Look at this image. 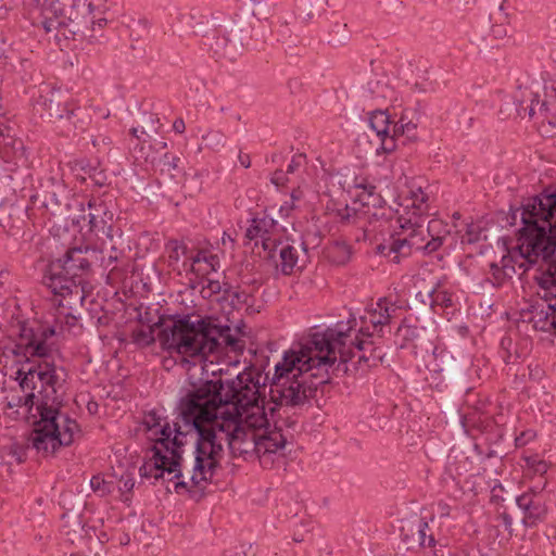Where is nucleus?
<instances>
[{
	"label": "nucleus",
	"instance_id": "obj_17",
	"mask_svg": "<svg viewBox=\"0 0 556 556\" xmlns=\"http://www.w3.org/2000/svg\"><path fill=\"white\" fill-rule=\"evenodd\" d=\"M546 482L543 483L540 490L531 488L516 498V503L523 514L521 522L526 527H535L546 517L547 508L544 495L541 492Z\"/></svg>",
	"mask_w": 556,
	"mask_h": 556
},
{
	"label": "nucleus",
	"instance_id": "obj_13",
	"mask_svg": "<svg viewBox=\"0 0 556 556\" xmlns=\"http://www.w3.org/2000/svg\"><path fill=\"white\" fill-rule=\"evenodd\" d=\"M206 46H208L212 56L216 61L233 62L242 54L243 42L240 30L237 26L218 28L213 37H207Z\"/></svg>",
	"mask_w": 556,
	"mask_h": 556
},
{
	"label": "nucleus",
	"instance_id": "obj_64",
	"mask_svg": "<svg viewBox=\"0 0 556 556\" xmlns=\"http://www.w3.org/2000/svg\"><path fill=\"white\" fill-rule=\"evenodd\" d=\"M298 193H300V191H293L292 192V194H291L292 200H299L300 199V194H298Z\"/></svg>",
	"mask_w": 556,
	"mask_h": 556
},
{
	"label": "nucleus",
	"instance_id": "obj_33",
	"mask_svg": "<svg viewBox=\"0 0 556 556\" xmlns=\"http://www.w3.org/2000/svg\"><path fill=\"white\" fill-rule=\"evenodd\" d=\"M422 295L429 300L430 306L440 305L442 307H450L453 305L452 294L446 290L435 289L432 287L426 292H417V298Z\"/></svg>",
	"mask_w": 556,
	"mask_h": 556
},
{
	"label": "nucleus",
	"instance_id": "obj_12",
	"mask_svg": "<svg viewBox=\"0 0 556 556\" xmlns=\"http://www.w3.org/2000/svg\"><path fill=\"white\" fill-rule=\"evenodd\" d=\"M59 265L52 267V278H42V283L52 292L53 302L61 309L78 311L86 299V280L56 279Z\"/></svg>",
	"mask_w": 556,
	"mask_h": 556
},
{
	"label": "nucleus",
	"instance_id": "obj_28",
	"mask_svg": "<svg viewBox=\"0 0 556 556\" xmlns=\"http://www.w3.org/2000/svg\"><path fill=\"white\" fill-rule=\"evenodd\" d=\"M422 332H425L422 327L410 325L407 319H404L395 331V338L400 348L404 349L409 344L416 345Z\"/></svg>",
	"mask_w": 556,
	"mask_h": 556
},
{
	"label": "nucleus",
	"instance_id": "obj_9",
	"mask_svg": "<svg viewBox=\"0 0 556 556\" xmlns=\"http://www.w3.org/2000/svg\"><path fill=\"white\" fill-rule=\"evenodd\" d=\"M34 110L41 118L62 127V132L66 137L84 132L91 121L76 98L51 85L41 86Z\"/></svg>",
	"mask_w": 556,
	"mask_h": 556
},
{
	"label": "nucleus",
	"instance_id": "obj_8",
	"mask_svg": "<svg viewBox=\"0 0 556 556\" xmlns=\"http://www.w3.org/2000/svg\"><path fill=\"white\" fill-rule=\"evenodd\" d=\"M143 426L146 427L149 439L155 442L152 447V456L144 460L139 468L141 478L155 481L164 478L165 473H174L173 477L182 475L179 466V447L182 445V433L179 428L172 429L169 422L157 410L151 409L144 414Z\"/></svg>",
	"mask_w": 556,
	"mask_h": 556
},
{
	"label": "nucleus",
	"instance_id": "obj_60",
	"mask_svg": "<svg viewBox=\"0 0 556 556\" xmlns=\"http://www.w3.org/2000/svg\"><path fill=\"white\" fill-rule=\"evenodd\" d=\"M49 0H24V3L28 7H42L48 3Z\"/></svg>",
	"mask_w": 556,
	"mask_h": 556
},
{
	"label": "nucleus",
	"instance_id": "obj_23",
	"mask_svg": "<svg viewBox=\"0 0 556 556\" xmlns=\"http://www.w3.org/2000/svg\"><path fill=\"white\" fill-rule=\"evenodd\" d=\"M429 185L426 181L412 179L408 182V200L410 204L406 206L410 214L427 216L429 215L430 195L428 192Z\"/></svg>",
	"mask_w": 556,
	"mask_h": 556
},
{
	"label": "nucleus",
	"instance_id": "obj_14",
	"mask_svg": "<svg viewBox=\"0 0 556 556\" xmlns=\"http://www.w3.org/2000/svg\"><path fill=\"white\" fill-rule=\"evenodd\" d=\"M245 237L249 240H261L266 257L276 262L278 244H281L282 229L273 217L264 215L252 219Z\"/></svg>",
	"mask_w": 556,
	"mask_h": 556
},
{
	"label": "nucleus",
	"instance_id": "obj_3",
	"mask_svg": "<svg viewBox=\"0 0 556 556\" xmlns=\"http://www.w3.org/2000/svg\"><path fill=\"white\" fill-rule=\"evenodd\" d=\"M323 356L311 339L306 344H294L285 351L275 365L270 395L278 405L301 406L315 396L317 388L328 382V364H319Z\"/></svg>",
	"mask_w": 556,
	"mask_h": 556
},
{
	"label": "nucleus",
	"instance_id": "obj_53",
	"mask_svg": "<svg viewBox=\"0 0 556 556\" xmlns=\"http://www.w3.org/2000/svg\"><path fill=\"white\" fill-rule=\"evenodd\" d=\"M252 294L244 291V290H238L231 287L230 295H226V299H238L240 302L248 303L250 299H252Z\"/></svg>",
	"mask_w": 556,
	"mask_h": 556
},
{
	"label": "nucleus",
	"instance_id": "obj_16",
	"mask_svg": "<svg viewBox=\"0 0 556 556\" xmlns=\"http://www.w3.org/2000/svg\"><path fill=\"white\" fill-rule=\"evenodd\" d=\"M287 440L280 429L268 426L257 428L258 460L263 467H271L276 459L283 457Z\"/></svg>",
	"mask_w": 556,
	"mask_h": 556
},
{
	"label": "nucleus",
	"instance_id": "obj_51",
	"mask_svg": "<svg viewBox=\"0 0 556 556\" xmlns=\"http://www.w3.org/2000/svg\"><path fill=\"white\" fill-rule=\"evenodd\" d=\"M535 432L531 429L522 431L519 435L515 439V444L517 447L525 446L535 438Z\"/></svg>",
	"mask_w": 556,
	"mask_h": 556
},
{
	"label": "nucleus",
	"instance_id": "obj_55",
	"mask_svg": "<svg viewBox=\"0 0 556 556\" xmlns=\"http://www.w3.org/2000/svg\"><path fill=\"white\" fill-rule=\"evenodd\" d=\"M287 173H285L283 170H276L273 175H271V178H270V181L277 186V187H282L286 185V182L288 181V178H287Z\"/></svg>",
	"mask_w": 556,
	"mask_h": 556
},
{
	"label": "nucleus",
	"instance_id": "obj_59",
	"mask_svg": "<svg viewBox=\"0 0 556 556\" xmlns=\"http://www.w3.org/2000/svg\"><path fill=\"white\" fill-rule=\"evenodd\" d=\"M238 160L241 166H243L244 168H249L251 166V157L249 154L240 152Z\"/></svg>",
	"mask_w": 556,
	"mask_h": 556
},
{
	"label": "nucleus",
	"instance_id": "obj_10",
	"mask_svg": "<svg viewBox=\"0 0 556 556\" xmlns=\"http://www.w3.org/2000/svg\"><path fill=\"white\" fill-rule=\"evenodd\" d=\"M426 219L427 216L410 214V211L400 214L396 218L397 228L391 236L390 243L379 244L378 253L389 257L394 264H399L402 258L415 252L424 253Z\"/></svg>",
	"mask_w": 556,
	"mask_h": 556
},
{
	"label": "nucleus",
	"instance_id": "obj_5",
	"mask_svg": "<svg viewBox=\"0 0 556 556\" xmlns=\"http://www.w3.org/2000/svg\"><path fill=\"white\" fill-rule=\"evenodd\" d=\"M235 346L237 339L229 326H218L210 318L192 319L191 316H174L162 324L159 341L163 349L185 357L206 358L219 346V341Z\"/></svg>",
	"mask_w": 556,
	"mask_h": 556
},
{
	"label": "nucleus",
	"instance_id": "obj_30",
	"mask_svg": "<svg viewBox=\"0 0 556 556\" xmlns=\"http://www.w3.org/2000/svg\"><path fill=\"white\" fill-rule=\"evenodd\" d=\"M325 257L336 264V265H344L351 258V247L344 241H332L325 248Z\"/></svg>",
	"mask_w": 556,
	"mask_h": 556
},
{
	"label": "nucleus",
	"instance_id": "obj_22",
	"mask_svg": "<svg viewBox=\"0 0 556 556\" xmlns=\"http://www.w3.org/2000/svg\"><path fill=\"white\" fill-rule=\"evenodd\" d=\"M369 127L376 132V136L381 141L380 148L384 153H390L395 150L396 144L391 136V121L390 115L386 111H375L369 116Z\"/></svg>",
	"mask_w": 556,
	"mask_h": 556
},
{
	"label": "nucleus",
	"instance_id": "obj_44",
	"mask_svg": "<svg viewBox=\"0 0 556 556\" xmlns=\"http://www.w3.org/2000/svg\"><path fill=\"white\" fill-rule=\"evenodd\" d=\"M521 263V258L518 253H515V248L509 251L506 255H503L501 262L498 263L501 266H507L509 270H513V276L516 274L515 266Z\"/></svg>",
	"mask_w": 556,
	"mask_h": 556
},
{
	"label": "nucleus",
	"instance_id": "obj_63",
	"mask_svg": "<svg viewBox=\"0 0 556 556\" xmlns=\"http://www.w3.org/2000/svg\"><path fill=\"white\" fill-rule=\"evenodd\" d=\"M308 244H309V241H308L307 239H305V240L302 242V244H301L304 255H305V254H306V252H307V247H308Z\"/></svg>",
	"mask_w": 556,
	"mask_h": 556
},
{
	"label": "nucleus",
	"instance_id": "obj_6",
	"mask_svg": "<svg viewBox=\"0 0 556 556\" xmlns=\"http://www.w3.org/2000/svg\"><path fill=\"white\" fill-rule=\"evenodd\" d=\"M47 12L51 17L43 15L38 26L46 34L55 31L65 39L97 43L103 37V29L108 24L104 12L87 0H49Z\"/></svg>",
	"mask_w": 556,
	"mask_h": 556
},
{
	"label": "nucleus",
	"instance_id": "obj_38",
	"mask_svg": "<svg viewBox=\"0 0 556 556\" xmlns=\"http://www.w3.org/2000/svg\"><path fill=\"white\" fill-rule=\"evenodd\" d=\"M27 393L24 396L12 394L11 396L7 397V408H15V407H27L28 410L31 409L34 404H37V397L36 393L33 391H26Z\"/></svg>",
	"mask_w": 556,
	"mask_h": 556
},
{
	"label": "nucleus",
	"instance_id": "obj_1",
	"mask_svg": "<svg viewBox=\"0 0 556 556\" xmlns=\"http://www.w3.org/2000/svg\"><path fill=\"white\" fill-rule=\"evenodd\" d=\"M258 379L251 372L231 380H206L180 400L182 420L197 432L195 484L212 481L225 444L232 456L258 458L257 428L269 426Z\"/></svg>",
	"mask_w": 556,
	"mask_h": 556
},
{
	"label": "nucleus",
	"instance_id": "obj_27",
	"mask_svg": "<svg viewBox=\"0 0 556 556\" xmlns=\"http://www.w3.org/2000/svg\"><path fill=\"white\" fill-rule=\"evenodd\" d=\"M191 268L205 274L216 271L219 268V257L207 250H200L191 257Z\"/></svg>",
	"mask_w": 556,
	"mask_h": 556
},
{
	"label": "nucleus",
	"instance_id": "obj_11",
	"mask_svg": "<svg viewBox=\"0 0 556 556\" xmlns=\"http://www.w3.org/2000/svg\"><path fill=\"white\" fill-rule=\"evenodd\" d=\"M97 254L98 249L89 245L70 248L63 257L49 263L42 278H52V267L59 265L56 279L85 280L83 276L89 273L91 258H98Z\"/></svg>",
	"mask_w": 556,
	"mask_h": 556
},
{
	"label": "nucleus",
	"instance_id": "obj_43",
	"mask_svg": "<svg viewBox=\"0 0 556 556\" xmlns=\"http://www.w3.org/2000/svg\"><path fill=\"white\" fill-rule=\"evenodd\" d=\"M109 243H110V247L108 248V244L104 241L102 243L101 248L98 250V254L99 253L102 254L109 250L108 263L105 264V266H109L110 264L117 262L123 254V252L115 247V244L113 243V240L112 241L109 240Z\"/></svg>",
	"mask_w": 556,
	"mask_h": 556
},
{
	"label": "nucleus",
	"instance_id": "obj_31",
	"mask_svg": "<svg viewBox=\"0 0 556 556\" xmlns=\"http://www.w3.org/2000/svg\"><path fill=\"white\" fill-rule=\"evenodd\" d=\"M552 90L553 92L556 91L555 84H551L549 86H545V99L542 101H536V104L539 106V118L544 123L546 122L548 125H552V123H556V115H554V110H556V94L552 96L548 93V90Z\"/></svg>",
	"mask_w": 556,
	"mask_h": 556
},
{
	"label": "nucleus",
	"instance_id": "obj_32",
	"mask_svg": "<svg viewBox=\"0 0 556 556\" xmlns=\"http://www.w3.org/2000/svg\"><path fill=\"white\" fill-rule=\"evenodd\" d=\"M510 278H513V270H509L507 266H501L495 262L489 264V270L485 273V283L500 288Z\"/></svg>",
	"mask_w": 556,
	"mask_h": 556
},
{
	"label": "nucleus",
	"instance_id": "obj_7",
	"mask_svg": "<svg viewBox=\"0 0 556 556\" xmlns=\"http://www.w3.org/2000/svg\"><path fill=\"white\" fill-rule=\"evenodd\" d=\"M357 320L351 316L346 321H338L326 330L311 334V342L315 350L321 353L319 364L333 365L337 355L342 362H348L357 353L358 362L366 363L369 367L382 362V351L374 345L372 334L367 329L361 328L355 332Z\"/></svg>",
	"mask_w": 556,
	"mask_h": 556
},
{
	"label": "nucleus",
	"instance_id": "obj_34",
	"mask_svg": "<svg viewBox=\"0 0 556 556\" xmlns=\"http://www.w3.org/2000/svg\"><path fill=\"white\" fill-rule=\"evenodd\" d=\"M52 190L46 192L45 206L59 207L62 204V198L66 194V187L61 180L50 178Z\"/></svg>",
	"mask_w": 556,
	"mask_h": 556
},
{
	"label": "nucleus",
	"instance_id": "obj_15",
	"mask_svg": "<svg viewBox=\"0 0 556 556\" xmlns=\"http://www.w3.org/2000/svg\"><path fill=\"white\" fill-rule=\"evenodd\" d=\"M435 518H414L404 521L401 527V539L407 549L418 547L434 548L439 540L434 532Z\"/></svg>",
	"mask_w": 556,
	"mask_h": 556
},
{
	"label": "nucleus",
	"instance_id": "obj_36",
	"mask_svg": "<svg viewBox=\"0 0 556 556\" xmlns=\"http://www.w3.org/2000/svg\"><path fill=\"white\" fill-rule=\"evenodd\" d=\"M230 292L231 286L229 283L213 279H208L201 290L203 298L223 294V298L226 299V295H230Z\"/></svg>",
	"mask_w": 556,
	"mask_h": 556
},
{
	"label": "nucleus",
	"instance_id": "obj_61",
	"mask_svg": "<svg viewBox=\"0 0 556 556\" xmlns=\"http://www.w3.org/2000/svg\"><path fill=\"white\" fill-rule=\"evenodd\" d=\"M391 136L393 137V140H394V141H395V137H397V136H402V135H401L400 122H397V123H395V124L393 125Z\"/></svg>",
	"mask_w": 556,
	"mask_h": 556
},
{
	"label": "nucleus",
	"instance_id": "obj_20",
	"mask_svg": "<svg viewBox=\"0 0 556 556\" xmlns=\"http://www.w3.org/2000/svg\"><path fill=\"white\" fill-rule=\"evenodd\" d=\"M401 308L396 301L386 296L379 298L376 304L367 309L365 319L372 326L375 332L382 333L383 328L391 323Z\"/></svg>",
	"mask_w": 556,
	"mask_h": 556
},
{
	"label": "nucleus",
	"instance_id": "obj_19",
	"mask_svg": "<svg viewBox=\"0 0 556 556\" xmlns=\"http://www.w3.org/2000/svg\"><path fill=\"white\" fill-rule=\"evenodd\" d=\"M88 224L90 231L102 233L108 240L113 239L112 222L114 213L110 205L101 198H91L88 201Z\"/></svg>",
	"mask_w": 556,
	"mask_h": 556
},
{
	"label": "nucleus",
	"instance_id": "obj_52",
	"mask_svg": "<svg viewBox=\"0 0 556 556\" xmlns=\"http://www.w3.org/2000/svg\"><path fill=\"white\" fill-rule=\"evenodd\" d=\"M77 311H71V309H61L58 308V319H61V317L65 318V323L70 326H75L77 323Z\"/></svg>",
	"mask_w": 556,
	"mask_h": 556
},
{
	"label": "nucleus",
	"instance_id": "obj_62",
	"mask_svg": "<svg viewBox=\"0 0 556 556\" xmlns=\"http://www.w3.org/2000/svg\"><path fill=\"white\" fill-rule=\"evenodd\" d=\"M415 300L424 305H429V300H427V298L425 295L417 298V294H416Z\"/></svg>",
	"mask_w": 556,
	"mask_h": 556
},
{
	"label": "nucleus",
	"instance_id": "obj_21",
	"mask_svg": "<svg viewBox=\"0 0 556 556\" xmlns=\"http://www.w3.org/2000/svg\"><path fill=\"white\" fill-rule=\"evenodd\" d=\"M161 126L160 118L156 114L144 113L143 125L141 127H132L130 129V134L139 141L134 149L135 151L138 150L140 157L143 159L144 162H149L151 164L154 163V157L151 156L149 152H146L144 144L148 143L154 135L159 134Z\"/></svg>",
	"mask_w": 556,
	"mask_h": 556
},
{
	"label": "nucleus",
	"instance_id": "obj_37",
	"mask_svg": "<svg viewBox=\"0 0 556 556\" xmlns=\"http://www.w3.org/2000/svg\"><path fill=\"white\" fill-rule=\"evenodd\" d=\"M165 251L168 256V264L169 266H173L178 264L181 256L186 254L187 247L184 242L179 240L170 239L165 244Z\"/></svg>",
	"mask_w": 556,
	"mask_h": 556
},
{
	"label": "nucleus",
	"instance_id": "obj_24",
	"mask_svg": "<svg viewBox=\"0 0 556 556\" xmlns=\"http://www.w3.org/2000/svg\"><path fill=\"white\" fill-rule=\"evenodd\" d=\"M425 228L426 245L424 247V254H431L443 245L450 235V228L445 222L439 218L430 219L427 225L425 224Z\"/></svg>",
	"mask_w": 556,
	"mask_h": 556
},
{
	"label": "nucleus",
	"instance_id": "obj_47",
	"mask_svg": "<svg viewBox=\"0 0 556 556\" xmlns=\"http://www.w3.org/2000/svg\"><path fill=\"white\" fill-rule=\"evenodd\" d=\"M135 486V479L130 475H123L118 481V490L122 495L130 494Z\"/></svg>",
	"mask_w": 556,
	"mask_h": 556
},
{
	"label": "nucleus",
	"instance_id": "obj_42",
	"mask_svg": "<svg viewBox=\"0 0 556 556\" xmlns=\"http://www.w3.org/2000/svg\"><path fill=\"white\" fill-rule=\"evenodd\" d=\"M434 361L437 362L435 371H444L452 368L453 356L447 351H440L439 353H434Z\"/></svg>",
	"mask_w": 556,
	"mask_h": 556
},
{
	"label": "nucleus",
	"instance_id": "obj_54",
	"mask_svg": "<svg viewBox=\"0 0 556 556\" xmlns=\"http://www.w3.org/2000/svg\"><path fill=\"white\" fill-rule=\"evenodd\" d=\"M354 187L357 189H363L368 195H372L376 190V186L367 181L365 178H363L362 181H358V178H355Z\"/></svg>",
	"mask_w": 556,
	"mask_h": 556
},
{
	"label": "nucleus",
	"instance_id": "obj_35",
	"mask_svg": "<svg viewBox=\"0 0 556 556\" xmlns=\"http://www.w3.org/2000/svg\"><path fill=\"white\" fill-rule=\"evenodd\" d=\"M155 341L154 329L151 326H141L132 330L131 342L138 348H147Z\"/></svg>",
	"mask_w": 556,
	"mask_h": 556
},
{
	"label": "nucleus",
	"instance_id": "obj_57",
	"mask_svg": "<svg viewBox=\"0 0 556 556\" xmlns=\"http://www.w3.org/2000/svg\"><path fill=\"white\" fill-rule=\"evenodd\" d=\"M254 2L253 15L258 18H267V14L269 13V9L267 11L264 10V5L261 1L252 0Z\"/></svg>",
	"mask_w": 556,
	"mask_h": 556
},
{
	"label": "nucleus",
	"instance_id": "obj_2",
	"mask_svg": "<svg viewBox=\"0 0 556 556\" xmlns=\"http://www.w3.org/2000/svg\"><path fill=\"white\" fill-rule=\"evenodd\" d=\"M54 333L51 326L22 324L12 349V353L23 357L25 364H33L28 368H20L16 380L22 391L38 390L36 397L40 418L34 424L28 443L45 456L54 454L61 446L71 445L78 432L77 422L59 409L56 392L61 387L59 370L62 368L50 361L52 348L48 343Z\"/></svg>",
	"mask_w": 556,
	"mask_h": 556
},
{
	"label": "nucleus",
	"instance_id": "obj_41",
	"mask_svg": "<svg viewBox=\"0 0 556 556\" xmlns=\"http://www.w3.org/2000/svg\"><path fill=\"white\" fill-rule=\"evenodd\" d=\"M90 486L92 491L98 495L105 496L112 493L114 489V482L111 480H105L103 477L97 475L91 478Z\"/></svg>",
	"mask_w": 556,
	"mask_h": 556
},
{
	"label": "nucleus",
	"instance_id": "obj_4",
	"mask_svg": "<svg viewBox=\"0 0 556 556\" xmlns=\"http://www.w3.org/2000/svg\"><path fill=\"white\" fill-rule=\"evenodd\" d=\"M522 227L517 235L515 253L523 271L541 262H556V192L546 191L522 205Z\"/></svg>",
	"mask_w": 556,
	"mask_h": 556
},
{
	"label": "nucleus",
	"instance_id": "obj_45",
	"mask_svg": "<svg viewBox=\"0 0 556 556\" xmlns=\"http://www.w3.org/2000/svg\"><path fill=\"white\" fill-rule=\"evenodd\" d=\"M306 164V155L303 153L294 154L288 164L287 174H293Z\"/></svg>",
	"mask_w": 556,
	"mask_h": 556
},
{
	"label": "nucleus",
	"instance_id": "obj_49",
	"mask_svg": "<svg viewBox=\"0 0 556 556\" xmlns=\"http://www.w3.org/2000/svg\"><path fill=\"white\" fill-rule=\"evenodd\" d=\"M399 122L401 127V135L409 136L417 128V125L412 119H409L406 114H403Z\"/></svg>",
	"mask_w": 556,
	"mask_h": 556
},
{
	"label": "nucleus",
	"instance_id": "obj_58",
	"mask_svg": "<svg viewBox=\"0 0 556 556\" xmlns=\"http://www.w3.org/2000/svg\"><path fill=\"white\" fill-rule=\"evenodd\" d=\"M173 130L177 134H184L186 130L185 121L181 117H178L173 123Z\"/></svg>",
	"mask_w": 556,
	"mask_h": 556
},
{
	"label": "nucleus",
	"instance_id": "obj_46",
	"mask_svg": "<svg viewBox=\"0 0 556 556\" xmlns=\"http://www.w3.org/2000/svg\"><path fill=\"white\" fill-rule=\"evenodd\" d=\"M513 345V342H511V339L510 338H503L502 341H501V346L504 351V354H503V359L505 361V363H513L515 362L519 355L517 354V352L515 351V354H513L510 352V348Z\"/></svg>",
	"mask_w": 556,
	"mask_h": 556
},
{
	"label": "nucleus",
	"instance_id": "obj_48",
	"mask_svg": "<svg viewBox=\"0 0 556 556\" xmlns=\"http://www.w3.org/2000/svg\"><path fill=\"white\" fill-rule=\"evenodd\" d=\"M497 519L500 520L501 526H503L507 532V540H509L514 534L511 516L508 513L503 511L498 515Z\"/></svg>",
	"mask_w": 556,
	"mask_h": 556
},
{
	"label": "nucleus",
	"instance_id": "obj_26",
	"mask_svg": "<svg viewBox=\"0 0 556 556\" xmlns=\"http://www.w3.org/2000/svg\"><path fill=\"white\" fill-rule=\"evenodd\" d=\"M279 262H276V267L280 269L283 275H291L300 262V254L296 248L289 243L278 244Z\"/></svg>",
	"mask_w": 556,
	"mask_h": 556
},
{
	"label": "nucleus",
	"instance_id": "obj_29",
	"mask_svg": "<svg viewBox=\"0 0 556 556\" xmlns=\"http://www.w3.org/2000/svg\"><path fill=\"white\" fill-rule=\"evenodd\" d=\"M536 101H541L539 96L529 89L521 91V99L516 98V110L519 116L528 115L530 118H539V106Z\"/></svg>",
	"mask_w": 556,
	"mask_h": 556
},
{
	"label": "nucleus",
	"instance_id": "obj_25",
	"mask_svg": "<svg viewBox=\"0 0 556 556\" xmlns=\"http://www.w3.org/2000/svg\"><path fill=\"white\" fill-rule=\"evenodd\" d=\"M180 448H181V446L179 447V450ZM178 462H179V466H177V467L181 470L182 475L179 477H173L174 473L168 475L166 472L164 478H162V479L168 480V481L177 480L175 482V491L177 493H180L181 490H186L190 493L197 492V491H203L210 481H204L202 484H200V483L195 484L190 479L191 471L193 470V467H194V459L192 460L191 467H187L186 465L182 464L181 452L179 451V460Z\"/></svg>",
	"mask_w": 556,
	"mask_h": 556
},
{
	"label": "nucleus",
	"instance_id": "obj_56",
	"mask_svg": "<svg viewBox=\"0 0 556 556\" xmlns=\"http://www.w3.org/2000/svg\"><path fill=\"white\" fill-rule=\"evenodd\" d=\"M11 454L15 457V459L18 463H23L26 458V452L25 448L22 446H18L17 444H13L11 447Z\"/></svg>",
	"mask_w": 556,
	"mask_h": 556
},
{
	"label": "nucleus",
	"instance_id": "obj_39",
	"mask_svg": "<svg viewBox=\"0 0 556 556\" xmlns=\"http://www.w3.org/2000/svg\"><path fill=\"white\" fill-rule=\"evenodd\" d=\"M179 163L180 157L165 153L159 163L160 170L162 174H166L170 178H176L180 173Z\"/></svg>",
	"mask_w": 556,
	"mask_h": 556
},
{
	"label": "nucleus",
	"instance_id": "obj_18",
	"mask_svg": "<svg viewBox=\"0 0 556 556\" xmlns=\"http://www.w3.org/2000/svg\"><path fill=\"white\" fill-rule=\"evenodd\" d=\"M521 318L531 324L534 330L556 333V303L536 301L522 309Z\"/></svg>",
	"mask_w": 556,
	"mask_h": 556
},
{
	"label": "nucleus",
	"instance_id": "obj_50",
	"mask_svg": "<svg viewBox=\"0 0 556 556\" xmlns=\"http://www.w3.org/2000/svg\"><path fill=\"white\" fill-rule=\"evenodd\" d=\"M204 140H206L207 144L213 148L224 146V143H225L224 135L220 134L219 131L207 132V135L204 136Z\"/></svg>",
	"mask_w": 556,
	"mask_h": 556
},
{
	"label": "nucleus",
	"instance_id": "obj_40",
	"mask_svg": "<svg viewBox=\"0 0 556 556\" xmlns=\"http://www.w3.org/2000/svg\"><path fill=\"white\" fill-rule=\"evenodd\" d=\"M17 205L16 198H5L0 201V226L7 227Z\"/></svg>",
	"mask_w": 556,
	"mask_h": 556
}]
</instances>
